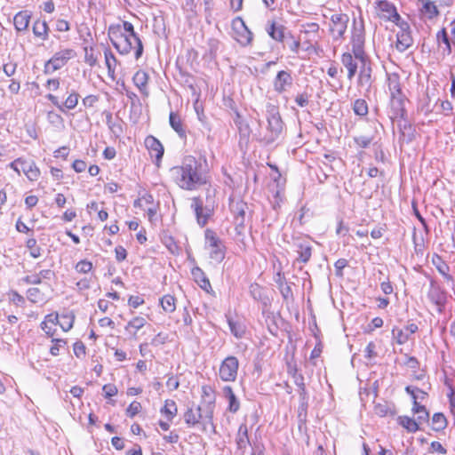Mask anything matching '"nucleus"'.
Returning a JSON list of instances; mask_svg holds the SVG:
<instances>
[{
    "label": "nucleus",
    "mask_w": 455,
    "mask_h": 455,
    "mask_svg": "<svg viewBox=\"0 0 455 455\" xmlns=\"http://www.w3.org/2000/svg\"><path fill=\"white\" fill-rule=\"evenodd\" d=\"M238 367L239 362L235 356L226 357L220 366V378L226 382L235 381L237 377Z\"/></svg>",
    "instance_id": "9b49d317"
},
{
    "label": "nucleus",
    "mask_w": 455,
    "mask_h": 455,
    "mask_svg": "<svg viewBox=\"0 0 455 455\" xmlns=\"http://www.w3.org/2000/svg\"><path fill=\"white\" fill-rule=\"evenodd\" d=\"M360 62V71L357 78V84L361 87H364L367 92L370 91L372 84L371 73L372 69L368 59H364Z\"/></svg>",
    "instance_id": "2eb2a0df"
},
{
    "label": "nucleus",
    "mask_w": 455,
    "mask_h": 455,
    "mask_svg": "<svg viewBox=\"0 0 455 455\" xmlns=\"http://www.w3.org/2000/svg\"><path fill=\"white\" fill-rule=\"evenodd\" d=\"M387 87L390 96L403 94L400 77L397 74H391L387 76Z\"/></svg>",
    "instance_id": "4c0bfd02"
},
{
    "label": "nucleus",
    "mask_w": 455,
    "mask_h": 455,
    "mask_svg": "<svg viewBox=\"0 0 455 455\" xmlns=\"http://www.w3.org/2000/svg\"><path fill=\"white\" fill-rule=\"evenodd\" d=\"M228 326L231 333L237 339H241L243 337L245 333V326L240 322H236L232 320L231 318L228 319Z\"/></svg>",
    "instance_id": "c03bdc74"
},
{
    "label": "nucleus",
    "mask_w": 455,
    "mask_h": 455,
    "mask_svg": "<svg viewBox=\"0 0 455 455\" xmlns=\"http://www.w3.org/2000/svg\"><path fill=\"white\" fill-rule=\"evenodd\" d=\"M373 140L371 136H356L354 137V141L359 148H367Z\"/></svg>",
    "instance_id": "4d7b16f0"
},
{
    "label": "nucleus",
    "mask_w": 455,
    "mask_h": 455,
    "mask_svg": "<svg viewBox=\"0 0 455 455\" xmlns=\"http://www.w3.org/2000/svg\"><path fill=\"white\" fill-rule=\"evenodd\" d=\"M237 21L241 23V25L243 28V31L242 33H240L239 38L237 39V41L243 45H248L251 43L253 35L249 30V28L245 26V23L242 18H240V17L235 18L234 20L233 23L235 24V22H237Z\"/></svg>",
    "instance_id": "e433bc0d"
},
{
    "label": "nucleus",
    "mask_w": 455,
    "mask_h": 455,
    "mask_svg": "<svg viewBox=\"0 0 455 455\" xmlns=\"http://www.w3.org/2000/svg\"><path fill=\"white\" fill-rule=\"evenodd\" d=\"M292 83L293 78L291 73L286 70H281L276 74L273 81L274 90L277 93H283L292 85Z\"/></svg>",
    "instance_id": "f3484780"
},
{
    "label": "nucleus",
    "mask_w": 455,
    "mask_h": 455,
    "mask_svg": "<svg viewBox=\"0 0 455 455\" xmlns=\"http://www.w3.org/2000/svg\"><path fill=\"white\" fill-rule=\"evenodd\" d=\"M427 297L439 313L443 311L447 301V292L434 279L430 280Z\"/></svg>",
    "instance_id": "9d476101"
},
{
    "label": "nucleus",
    "mask_w": 455,
    "mask_h": 455,
    "mask_svg": "<svg viewBox=\"0 0 455 455\" xmlns=\"http://www.w3.org/2000/svg\"><path fill=\"white\" fill-rule=\"evenodd\" d=\"M395 25L399 28L396 34L395 48L400 52H403L413 44L411 28L409 23L403 20Z\"/></svg>",
    "instance_id": "f8f14e48"
},
{
    "label": "nucleus",
    "mask_w": 455,
    "mask_h": 455,
    "mask_svg": "<svg viewBox=\"0 0 455 455\" xmlns=\"http://www.w3.org/2000/svg\"><path fill=\"white\" fill-rule=\"evenodd\" d=\"M414 414L418 415L417 419L421 424L427 422L429 419V412L427 411L425 406L423 408H420V410L416 411Z\"/></svg>",
    "instance_id": "0e129e2a"
},
{
    "label": "nucleus",
    "mask_w": 455,
    "mask_h": 455,
    "mask_svg": "<svg viewBox=\"0 0 455 455\" xmlns=\"http://www.w3.org/2000/svg\"><path fill=\"white\" fill-rule=\"evenodd\" d=\"M52 342L54 344L53 346L51 347L50 353L52 355L56 356L60 354V347H63L67 344V342L62 339H52Z\"/></svg>",
    "instance_id": "bf43d9fd"
},
{
    "label": "nucleus",
    "mask_w": 455,
    "mask_h": 455,
    "mask_svg": "<svg viewBox=\"0 0 455 455\" xmlns=\"http://www.w3.org/2000/svg\"><path fill=\"white\" fill-rule=\"evenodd\" d=\"M223 395L228 401V410L232 413L237 412L240 409V403L236 398L232 387L229 386L224 387Z\"/></svg>",
    "instance_id": "7c9ffc66"
},
{
    "label": "nucleus",
    "mask_w": 455,
    "mask_h": 455,
    "mask_svg": "<svg viewBox=\"0 0 455 455\" xmlns=\"http://www.w3.org/2000/svg\"><path fill=\"white\" fill-rule=\"evenodd\" d=\"M214 189H207L206 204L199 196L191 199V209L194 211L197 224L203 228L214 212V201L212 199Z\"/></svg>",
    "instance_id": "39448f33"
},
{
    "label": "nucleus",
    "mask_w": 455,
    "mask_h": 455,
    "mask_svg": "<svg viewBox=\"0 0 455 455\" xmlns=\"http://www.w3.org/2000/svg\"><path fill=\"white\" fill-rule=\"evenodd\" d=\"M340 61L343 67L347 70V79L351 81L358 69V60L351 52H344L340 57Z\"/></svg>",
    "instance_id": "412c9836"
},
{
    "label": "nucleus",
    "mask_w": 455,
    "mask_h": 455,
    "mask_svg": "<svg viewBox=\"0 0 455 455\" xmlns=\"http://www.w3.org/2000/svg\"><path fill=\"white\" fill-rule=\"evenodd\" d=\"M447 427V419L444 414L436 412L432 417V429L439 432L443 430Z\"/></svg>",
    "instance_id": "79ce46f5"
},
{
    "label": "nucleus",
    "mask_w": 455,
    "mask_h": 455,
    "mask_svg": "<svg viewBox=\"0 0 455 455\" xmlns=\"http://www.w3.org/2000/svg\"><path fill=\"white\" fill-rule=\"evenodd\" d=\"M21 171L30 181H36L40 176V171L34 161L22 160Z\"/></svg>",
    "instance_id": "c85d7f7f"
},
{
    "label": "nucleus",
    "mask_w": 455,
    "mask_h": 455,
    "mask_svg": "<svg viewBox=\"0 0 455 455\" xmlns=\"http://www.w3.org/2000/svg\"><path fill=\"white\" fill-rule=\"evenodd\" d=\"M418 331V326L415 323L408 324L404 330L402 329H393L392 333L396 340V342L400 345L406 343L410 336L415 333Z\"/></svg>",
    "instance_id": "b1692460"
},
{
    "label": "nucleus",
    "mask_w": 455,
    "mask_h": 455,
    "mask_svg": "<svg viewBox=\"0 0 455 455\" xmlns=\"http://www.w3.org/2000/svg\"><path fill=\"white\" fill-rule=\"evenodd\" d=\"M235 443L237 449L242 451L243 452L244 451L248 444H251L249 439L248 427L244 423L241 424L238 427V431L235 436Z\"/></svg>",
    "instance_id": "cd10ccee"
},
{
    "label": "nucleus",
    "mask_w": 455,
    "mask_h": 455,
    "mask_svg": "<svg viewBox=\"0 0 455 455\" xmlns=\"http://www.w3.org/2000/svg\"><path fill=\"white\" fill-rule=\"evenodd\" d=\"M304 380H305L304 376L301 373L298 372V369L297 368H294L293 381H294L295 385L298 387L299 389L306 387Z\"/></svg>",
    "instance_id": "680f3d73"
},
{
    "label": "nucleus",
    "mask_w": 455,
    "mask_h": 455,
    "mask_svg": "<svg viewBox=\"0 0 455 455\" xmlns=\"http://www.w3.org/2000/svg\"><path fill=\"white\" fill-rule=\"evenodd\" d=\"M234 222H235V241L238 244V246L245 251L247 244L245 241V235H244V222H245V217H234Z\"/></svg>",
    "instance_id": "5701e85b"
},
{
    "label": "nucleus",
    "mask_w": 455,
    "mask_h": 455,
    "mask_svg": "<svg viewBox=\"0 0 455 455\" xmlns=\"http://www.w3.org/2000/svg\"><path fill=\"white\" fill-rule=\"evenodd\" d=\"M148 79L149 76L148 73L143 70H138L132 77L134 85L140 90V93L144 97H148L149 95L148 89Z\"/></svg>",
    "instance_id": "a878e982"
},
{
    "label": "nucleus",
    "mask_w": 455,
    "mask_h": 455,
    "mask_svg": "<svg viewBox=\"0 0 455 455\" xmlns=\"http://www.w3.org/2000/svg\"><path fill=\"white\" fill-rule=\"evenodd\" d=\"M49 28L45 20H37L33 25V34L35 36L45 41L48 38Z\"/></svg>",
    "instance_id": "58836bf2"
},
{
    "label": "nucleus",
    "mask_w": 455,
    "mask_h": 455,
    "mask_svg": "<svg viewBox=\"0 0 455 455\" xmlns=\"http://www.w3.org/2000/svg\"><path fill=\"white\" fill-rule=\"evenodd\" d=\"M348 21L349 17L346 13H335L331 16L329 31L333 40L338 41L344 38Z\"/></svg>",
    "instance_id": "1a4fd4ad"
},
{
    "label": "nucleus",
    "mask_w": 455,
    "mask_h": 455,
    "mask_svg": "<svg viewBox=\"0 0 455 455\" xmlns=\"http://www.w3.org/2000/svg\"><path fill=\"white\" fill-rule=\"evenodd\" d=\"M75 55L76 53L72 49H65L55 52L53 56L44 63V73L45 75L53 74L55 71L63 68Z\"/></svg>",
    "instance_id": "6e6552de"
},
{
    "label": "nucleus",
    "mask_w": 455,
    "mask_h": 455,
    "mask_svg": "<svg viewBox=\"0 0 455 455\" xmlns=\"http://www.w3.org/2000/svg\"><path fill=\"white\" fill-rule=\"evenodd\" d=\"M175 301L173 296L167 294L160 299V304L166 313H172L176 308Z\"/></svg>",
    "instance_id": "49530a36"
},
{
    "label": "nucleus",
    "mask_w": 455,
    "mask_h": 455,
    "mask_svg": "<svg viewBox=\"0 0 455 455\" xmlns=\"http://www.w3.org/2000/svg\"><path fill=\"white\" fill-rule=\"evenodd\" d=\"M353 111L356 116H365L368 114V104L363 99H357L353 104Z\"/></svg>",
    "instance_id": "de8ad7c7"
},
{
    "label": "nucleus",
    "mask_w": 455,
    "mask_h": 455,
    "mask_svg": "<svg viewBox=\"0 0 455 455\" xmlns=\"http://www.w3.org/2000/svg\"><path fill=\"white\" fill-rule=\"evenodd\" d=\"M145 146L148 149L151 156L160 160L164 156V147L162 143L154 136L149 135L145 139Z\"/></svg>",
    "instance_id": "393cba45"
},
{
    "label": "nucleus",
    "mask_w": 455,
    "mask_h": 455,
    "mask_svg": "<svg viewBox=\"0 0 455 455\" xmlns=\"http://www.w3.org/2000/svg\"><path fill=\"white\" fill-rule=\"evenodd\" d=\"M398 423L410 433H415L419 429L420 422L418 419H411L408 416L398 417Z\"/></svg>",
    "instance_id": "c9c22d12"
},
{
    "label": "nucleus",
    "mask_w": 455,
    "mask_h": 455,
    "mask_svg": "<svg viewBox=\"0 0 455 455\" xmlns=\"http://www.w3.org/2000/svg\"><path fill=\"white\" fill-rule=\"evenodd\" d=\"M420 3L421 7L419 12L422 18L433 20L440 15L439 9L435 1L432 0H418Z\"/></svg>",
    "instance_id": "a211bd4d"
},
{
    "label": "nucleus",
    "mask_w": 455,
    "mask_h": 455,
    "mask_svg": "<svg viewBox=\"0 0 455 455\" xmlns=\"http://www.w3.org/2000/svg\"><path fill=\"white\" fill-rule=\"evenodd\" d=\"M45 97L60 111L65 112V108L68 110H72L77 106L80 96L76 92L72 91L63 104H61L58 98L53 94L49 93Z\"/></svg>",
    "instance_id": "4468645a"
},
{
    "label": "nucleus",
    "mask_w": 455,
    "mask_h": 455,
    "mask_svg": "<svg viewBox=\"0 0 455 455\" xmlns=\"http://www.w3.org/2000/svg\"><path fill=\"white\" fill-rule=\"evenodd\" d=\"M30 20V15L26 12H18L13 19V24L18 31H24L28 28Z\"/></svg>",
    "instance_id": "f704fd0d"
},
{
    "label": "nucleus",
    "mask_w": 455,
    "mask_h": 455,
    "mask_svg": "<svg viewBox=\"0 0 455 455\" xmlns=\"http://www.w3.org/2000/svg\"><path fill=\"white\" fill-rule=\"evenodd\" d=\"M26 247L29 250L32 258H39L42 254V249L37 246V242L34 237L28 238L26 242Z\"/></svg>",
    "instance_id": "09e8293b"
},
{
    "label": "nucleus",
    "mask_w": 455,
    "mask_h": 455,
    "mask_svg": "<svg viewBox=\"0 0 455 455\" xmlns=\"http://www.w3.org/2000/svg\"><path fill=\"white\" fill-rule=\"evenodd\" d=\"M205 246L209 250L210 258L217 262H220L225 258V245L222 240L212 229H206L204 232Z\"/></svg>",
    "instance_id": "0eeeda50"
},
{
    "label": "nucleus",
    "mask_w": 455,
    "mask_h": 455,
    "mask_svg": "<svg viewBox=\"0 0 455 455\" xmlns=\"http://www.w3.org/2000/svg\"><path fill=\"white\" fill-rule=\"evenodd\" d=\"M147 323V321L142 316H135L130 320L125 325V331L132 336L134 339H137V332L142 329Z\"/></svg>",
    "instance_id": "c756f323"
},
{
    "label": "nucleus",
    "mask_w": 455,
    "mask_h": 455,
    "mask_svg": "<svg viewBox=\"0 0 455 455\" xmlns=\"http://www.w3.org/2000/svg\"><path fill=\"white\" fill-rule=\"evenodd\" d=\"M251 451L250 455H265V446L262 443L254 442L251 444Z\"/></svg>",
    "instance_id": "e2e57ef3"
},
{
    "label": "nucleus",
    "mask_w": 455,
    "mask_h": 455,
    "mask_svg": "<svg viewBox=\"0 0 455 455\" xmlns=\"http://www.w3.org/2000/svg\"><path fill=\"white\" fill-rule=\"evenodd\" d=\"M365 43V33L363 22L361 20L359 24L354 20V27L351 37L352 53L355 58L359 61H363L364 59H368L364 52Z\"/></svg>",
    "instance_id": "423d86ee"
},
{
    "label": "nucleus",
    "mask_w": 455,
    "mask_h": 455,
    "mask_svg": "<svg viewBox=\"0 0 455 455\" xmlns=\"http://www.w3.org/2000/svg\"><path fill=\"white\" fill-rule=\"evenodd\" d=\"M106 123L112 132L120 133L122 132L121 125L113 121V116L110 112H107L106 114Z\"/></svg>",
    "instance_id": "6e6d98bb"
},
{
    "label": "nucleus",
    "mask_w": 455,
    "mask_h": 455,
    "mask_svg": "<svg viewBox=\"0 0 455 455\" xmlns=\"http://www.w3.org/2000/svg\"><path fill=\"white\" fill-rule=\"evenodd\" d=\"M320 27L315 22H308L301 25V33L308 36L310 39H315L318 36Z\"/></svg>",
    "instance_id": "37998d69"
},
{
    "label": "nucleus",
    "mask_w": 455,
    "mask_h": 455,
    "mask_svg": "<svg viewBox=\"0 0 455 455\" xmlns=\"http://www.w3.org/2000/svg\"><path fill=\"white\" fill-rule=\"evenodd\" d=\"M74 318L73 315H63L58 323L64 331H68L73 327Z\"/></svg>",
    "instance_id": "5fc2aeb1"
},
{
    "label": "nucleus",
    "mask_w": 455,
    "mask_h": 455,
    "mask_svg": "<svg viewBox=\"0 0 455 455\" xmlns=\"http://www.w3.org/2000/svg\"><path fill=\"white\" fill-rule=\"evenodd\" d=\"M169 123L171 127L178 133L180 138H186L187 133L183 126V122L178 113L171 112L169 116Z\"/></svg>",
    "instance_id": "2f4dec72"
},
{
    "label": "nucleus",
    "mask_w": 455,
    "mask_h": 455,
    "mask_svg": "<svg viewBox=\"0 0 455 455\" xmlns=\"http://www.w3.org/2000/svg\"><path fill=\"white\" fill-rule=\"evenodd\" d=\"M108 36L113 46L121 54H128L132 49H135V59L138 60L143 53V44L137 35V39L134 37L128 36V34H124L122 31L121 26H110L108 28Z\"/></svg>",
    "instance_id": "7ed1b4c3"
},
{
    "label": "nucleus",
    "mask_w": 455,
    "mask_h": 455,
    "mask_svg": "<svg viewBox=\"0 0 455 455\" xmlns=\"http://www.w3.org/2000/svg\"><path fill=\"white\" fill-rule=\"evenodd\" d=\"M141 410V404L138 401H133L126 409V415L130 418L135 417Z\"/></svg>",
    "instance_id": "13d9d810"
},
{
    "label": "nucleus",
    "mask_w": 455,
    "mask_h": 455,
    "mask_svg": "<svg viewBox=\"0 0 455 455\" xmlns=\"http://www.w3.org/2000/svg\"><path fill=\"white\" fill-rule=\"evenodd\" d=\"M294 241L296 251L299 254L297 260L302 263L308 262L312 255L311 243L307 240L301 238H297Z\"/></svg>",
    "instance_id": "6ab92c4d"
},
{
    "label": "nucleus",
    "mask_w": 455,
    "mask_h": 455,
    "mask_svg": "<svg viewBox=\"0 0 455 455\" xmlns=\"http://www.w3.org/2000/svg\"><path fill=\"white\" fill-rule=\"evenodd\" d=\"M75 269L77 273L87 274L92 269V263L86 259L80 260L75 266Z\"/></svg>",
    "instance_id": "864d4df0"
},
{
    "label": "nucleus",
    "mask_w": 455,
    "mask_h": 455,
    "mask_svg": "<svg viewBox=\"0 0 455 455\" xmlns=\"http://www.w3.org/2000/svg\"><path fill=\"white\" fill-rule=\"evenodd\" d=\"M28 299L32 303H40L44 300V294L39 288H29L27 291Z\"/></svg>",
    "instance_id": "a18cd8bd"
},
{
    "label": "nucleus",
    "mask_w": 455,
    "mask_h": 455,
    "mask_svg": "<svg viewBox=\"0 0 455 455\" xmlns=\"http://www.w3.org/2000/svg\"><path fill=\"white\" fill-rule=\"evenodd\" d=\"M375 348H376V346L372 341L368 343V345L366 346V347L364 349V356L368 359L376 357L377 353L375 351Z\"/></svg>",
    "instance_id": "338daca9"
},
{
    "label": "nucleus",
    "mask_w": 455,
    "mask_h": 455,
    "mask_svg": "<svg viewBox=\"0 0 455 455\" xmlns=\"http://www.w3.org/2000/svg\"><path fill=\"white\" fill-rule=\"evenodd\" d=\"M168 339L167 334L163 332H159L156 336H155L151 340V345L157 347L159 345L164 344Z\"/></svg>",
    "instance_id": "69168bd1"
},
{
    "label": "nucleus",
    "mask_w": 455,
    "mask_h": 455,
    "mask_svg": "<svg viewBox=\"0 0 455 455\" xmlns=\"http://www.w3.org/2000/svg\"><path fill=\"white\" fill-rule=\"evenodd\" d=\"M191 275L195 282L205 291L210 292L212 291V285L210 280L206 276L205 273L199 267H194L191 270Z\"/></svg>",
    "instance_id": "bb28decb"
},
{
    "label": "nucleus",
    "mask_w": 455,
    "mask_h": 455,
    "mask_svg": "<svg viewBox=\"0 0 455 455\" xmlns=\"http://www.w3.org/2000/svg\"><path fill=\"white\" fill-rule=\"evenodd\" d=\"M390 98L391 109L394 116L395 118H403L406 116V109L404 106L406 98L404 94L393 95L390 96Z\"/></svg>",
    "instance_id": "4be33fe9"
},
{
    "label": "nucleus",
    "mask_w": 455,
    "mask_h": 455,
    "mask_svg": "<svg viewBox=\"0 0 455 455\" xmlns=\"http://www.w3.org/2000/svg\"><path fill=\"white\" fill-rule=\"evenodd\" d=\"M308 401H299L298 406V419L299 423H306L307 415Z\"/></svg>",
    "instance_id": "603ef678"
},
{
    "label": "nucleus",
    "mask_w": 455,
    "mask_h": 455,
    "mask_svg": "<svg viewBox=\"0 0 455 455\" xmlns=\"http://www.w3.org/2000/svg\"><path fill=\"white\" fill-rule=\"evenodd\" d=\"M160 412L168 421H172L178 412L176 403L171 399L165 400L164 405L161 408Z\"/></svg>",
    "instance_id": "72a5a7b5"
},
{
    "label": "nucleus",
    "mask_w": 455,
    "mask_h": 455,
    "mask_svg": "<svg viewBox=\"0 0 455 455\" xmlns=\"http://www.w3.org/2000/svg\"><path fill=\"white\" fill-rule=\"evenodd\" d=\"M122 31L124 34H128V36H132L137 39V33L134 31L133 25L129 21H124L121 26Z\"/></svg>",
    "instance_id": "052dcab7"
},
{
    "label": "nucleus",
    "mask_w": 455,
    "mask_h": 455,
    "mask_svg": "<svg viewBox=\"0 0 455 455\" xmlns=\"http://www.w3.org/2000/svg\"><path fill=\"white\" fill-rule=\"evenodd\" d=\"M47 121L56 128H60L64 126L63 117L54 111H49L47 113Z\"/></svg>",
    "instance_id": "8fccbe9b"
},
{
    "label": "nucleus",
    "mask_w": 455,
    "mask_h": 455,
    "mask_svg": "<svg viewBox=\"0 0 455 455\" xmlns=\"http://www.w3.org/2000/svg\"><path fill=\"white\" fill-rule=\"evenodd\" d=\"M287 28L283 24L275 20H268L266 31L267 35L275 41L283 43L285 38V32Z\"/></svg>",
    "instance_id": "aec40b11"
},
{
    "label": "nucleus",
    "mask_w": 455,
    "mask_h": 455,
    "mask_svg": "<svg viewBox=\"0 0 455 455\" xmlns=\"http://www.w3.org/2000/svg\"><path fill=\"white\" fill-rule=\"evenodd\" d=\"M115 253H116V259L118 262L124 261L127 257L126 250L121 245H118L116 247Z\"/></svg>",
    "instance_id": "774afa93"
},
{
    "label": "nucleus",
    "mask_w": 455,
    "mask_h": 455,
    "mask_svg": "<svg viewBox=\"0 0 455 455\" xmlns=\"http://www.w3.org/2000/svg\"><path fill=\"white\" fill-rule=\"evenodd\" d=\"M432 263L436 267L438 272L447 280L453 281L452 276L449 274L450 267L443 260V259L435 254L432 258Z\"/></svg>",
    "instance_id": "473e14b6"
},
{
    "label": "nucleus",
    "mask_w": 455,
    "mask_h": 455,
    "mask_svg": "<svg viewBox=\"0 0 455 455\" xmlns=\"http://www.w3.org/2000/svg\"><path fill=\"white\" fill-rule=\"evenodd\" d=\"M436 43L443 57L451 54L455 40L448 35L445 28H443L436 33Z\"/></svg>",
    "instance_id": "dca6fc26"
},
{
    "label": "nucleus",
    "mask_w": 455,
    "mask_h": 455,
    "mask_svg": "<svg viewBox=\"0 0 455 455\" xmlns=\"http://www.w3.org/2000/svg\"><path fill=\"white\" fill-rule=\"evenodd\" d=\"M376 10L380 20L391 21L395 24L403 20L400 14L397 12L396 7L391 2L387 0L378 1Z\"/></svg>",
    "instance_id": "ddd939ff"
},
{
    "label": "nucleus",
    "mask_w": 455,
    "mask_h": 455,
    "mask_svg": "<svg viewBox=\"0 0 455 455\" xmlns=\"http://www.w3.org/2000/svg\"><path fill=\"white\" fill-rule=\"evenodd\" d=\"M213 411L214 402L207 403L204 407L200 405H193L184 413L185 423L189 427H193L196 426H202L204 431L206 430L207 425L213 427Z\"/></svg>",
    "instance_id": "20e7f679"
},
{
    "label": "nucleus",
    "mask_w": 455,
    "mask_h": 455,
    "mask_svg": "<svg viewBox=\"0 0 455 455\" xmlns=\"http://www.w3.org/2000/svg\"><path fill=\"white\" fill-rule=\"evenodd\" d=\"M105 62L108 68V76L112 79L115 78V69L116 66V59L113 52L109 50L105 51Z\"/></svg>",
    "instance_id": "a19ab883"
},
{
    "label": "nucleus",
    "mask_w": 455,
    "mask_h": 455,
    "mask_svg": "<svg viewBox=\"0 0 455 455\" xmlns=\"http://www.w3.org/2000/svg\"><path fill=\"white\" fill-rule=\"evenodd\" d=\"M177 185L185 190H196L209 182L208 166L205 158L187 156L181 164L172 169Z\"/></svg>",
    "instance_id": "f257e3e1"
},
{
    "label": "nucleus",
    "mask_w": 455,
    "mask_h": 455,
    "mask_svg": "<svg viewBox=\"0 0 455 455\" xmlns=\"http://www.w3.org/2000/svg\"><path fill=\"white\" fill-rule=\"evenodd\" d=\"M266 118L267 124L265 125H261L259 123L258 139L260 142L269 145L281 137L284 130V124L278 108L273 105L267 107Z\"/></svg>",
    "instance_id": "f03ea898"
},
{
    "label": "nucleus",
    "mask_w": 455,
    "mask_h": 455,
    "mask_svg": "<svg viewBox=\"0 0 455 455\" xmlns=\"http://www.w3.org/2000/svg\"><path fill=\"white\" fill-rule=\"evenodd\" d=\"M84 62L90 67H94L98 62V57L94 54L92 47H84Z\"/></svg>",
    "instance_id": "3c124183"
},
{
    "label": "nucleus",
    "mask_w": 455,
    "mask_h": 455,
    "mask_svg": "<svg viewBox=\"0 0 455 455\" xmlns=\"http://www.w3.org/2000/svg\"><path fill=\"white\" fill-rule=\"evenodd\" d=\"M230 210L234 214V217H246L249 206L242 200L232 201L230 204Z\"/></svg>",
    "instance_id": "ea45409f"
}]
</instances>
